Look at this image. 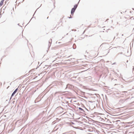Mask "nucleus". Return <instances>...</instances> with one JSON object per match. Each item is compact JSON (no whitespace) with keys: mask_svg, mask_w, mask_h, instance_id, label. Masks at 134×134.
I'll return each mask as SVG.
<instances>
[{"mask_svg":"<svg viewBox=\"0 0 134 134\" xmlns=\"http://www.w3.org/2000/svg\"><path fill=\"white\" fill-rule=\"evenodd\" d=\"M109 51H108V53H109Z\"/></svg>","mask_w":134,"mask_h":134,"instance_id":"nucleus-27","label":"nucleus"},{"mask_svg":"<svg viewBox=\"0 0 134 134\" xmlns=\"http://www.w3.org/2000/svg\"><path fill=\"white\" fill-rule=\"evenodd\" d=\"M115 38V37H114V39Z\"/></svg>","mask_w":134,"mask_h":134,"instance_id":"nucleus-28","label":"nucleus"},{"mask_svg":"<svg viewBox=\"0 0 134 134\" xmlns=\"http://www.w3.org/2000/svg\"><path fill=\"white\" fill-rule=\"evenodd\" d=\"M73 48L74 49H75V48H74L73 47Z\"/></svg>","mask_w":134,"mask_h":134,"instance_id":"nucleus-20","label":"nucleus"},{"mask_svg":"<svg viewBox=\"0 0 134 134\" xmlns=\"http://www.w3.org/2000/svg\"><path fill=\"white\" fill-rule=\"evenodd\" d=\"M86 80H87L88 81H90L92 79V77L91 76H89L86 78Z\"/></svg>","mask_w":134,"mask_h":134,"instance_id":"nucleus-5","label":"nucleus"},{"mask_svg":"<svg viewBox=\"0 0 134 134\" xmlns=\"http://www.w3.org/2000/svg\"><path fill=\"white\" fill-rule=\"evenodd\" d=\"M72 124H73V125H75V124L73 122H72Z\"/></svg>","mask_w":134,"mask_h":134,"instance_id":"nucleus-11","label":"nucleus"},{"mask_svg":"<svg viewBox=\"0 0 134 134\" xmlns=\"http://www.w3.org/2000/svg\"><path fill=\"white\" fill-rule=\"evenodd\" d=\"M52 42V40L51 39L49 41V44H48V48H49L51 46Z\"/></svg>","mask_w":134,"mask_h":134,"instance_id":"nucleus-3","label":"nucleus"},{"mask_svg":"<svg viewBox=\"0 0 134 134\" xmlns=\"http://www.w3.org/2000/svg\"><path fill=\"white\" fill-rule=\"evenodd\" d=\"M126 100V99H121L120 100L119 102L120 103H123L125 102V101Z\"/></svg>","mask_w":134,"mask_h":134,"instance_id":"nucleus-4","label":"nucleus"},{"mask_svg":"<svg viewBox=\"0 0 134 134\" xmlns=\"http://www.w3.org/2000/svg\"><path fill=\"white\" fill-rule=\"evenodd\" d=\"M108 20V19H107V20H106V21H107V20Z\"/></svg>","mask_w":134,"mask_h":134,"instance_id":"nucleus-21","label":"nucleus"},{"mask_svg":"<svg viewBox=\"0 0 134 134\" xmlns=\"http://www.w3.org/2000/svg\"><path fill=\"white\" fill-rule=\"evenodd\" d=\"M133 69H132V70H134V67H133Z\"/></svg>","mask_w":134,"mask_h":134,"instance_id":"nucleus-14","label":"nucleus"},{"mask_svg":"<svg viewBox=\"0 0 134 134\" xmlns=\"http://www.w3.org/2000/svg\"><path fill=\"white\" fill-rule=\"evenodd\" d=\"M79 110L82 111L84 112H85V111H84V110H83L82 108L80 107L79 108Z\"/></svg>","mask_w":134,"mask_h":134,"instance_id":"nucleus-7","label":"nucleus"},{"mask_svg":"<svg viewBox=\"0 0 134 134\" xmlns=\"http://www.w3.org/2000/svg\"><path fill=\"white\" fill-rule=\"evenodd\" d=\"M74 59V58H71V60H72V59Z\"/></svg>","mask_w":134,"mask_h":134,"instance_id":"nucleus-18","label":"nucleus"},{"mask_svg":"<svg viewBox=\"0 0 134 134\" xmlns=\"http://www.w3.org/2000/svg\"><path fill=\"white\" fill-rule=\"evenodd\" d=\"M68 34H66V35H68Z\"/></svg>","mask_w":134,"mask_h":134,"instance_id":"nucleus-26","label":"nucleus"},{"mask_svg":"<svg viewBox=\"0 0 134 134\" xmlns=\"http://www.w3.org/2000/svg\"><path fill=\"white\" fill-rule=\"evenodd\" d=\"M125 64H126V67L127 68V64L126 63H125Z\"/></svg>","mask_w":134,"mask_h":134,"instance_id":"nucleus-15","label":"nucleus"},{"mask_svg":"<svg viewBox=\"0 0 134 134\" xmlns=\"http://www.w3.org/2000/svg\"><path fill=\"white\" fill-rule=\"evenodd\" d=\"M75 45V44H74L73 45Z\"/></svg>","mask_w":134,"mask_h":134,"instance_id":"nucleus-31","label":"nucleus"},{"mask_svg":"<svg viewBox=\"0 0 134 134\" xmlns=\"http://www.w3.org/2000/svg\"><path fill=\"white\" fill-rule=\"evenodd\" d=\"M126 92L124 91V92Z\"/></svg>","mask_w":134,"mask_h":134,"instance_id":"nucleus-30","label":"nucleus"},{"mask_svg":"<svg viewBox=\"0 0 134 134\" xmlns=\"http://www.w3.org/2000/svg\"><path fill=\"white\" fill-rule=\"evenodd\" d=\"M42 63H41V64L39 65V66H40V65H41V64H42Z\"/></svg>","mask_w":134,"mask_h":134,"instance_id":"nucleus-24","label":"nucleus"},{"mask_svg":"<svg viewBox=\"0 0 134 134\" xmlns=\"http://www.w3.org/2000/svg\"><path fill=\"white\" fill-rule=\"evenodd\" d=\"M85 109H86V110H87V111H88V110H87V109L86 108H85Z\"/></svg>","mask_w":134,"mask_h":134,"instance_id":"nucleus-19","label":"nucleus"},{"mask_svg":"<svg viewBox=\"0 0 134 134\" xmlns=\"http://www.w3.org/2000/svg\"><path fill=\"white\" fill-rule=\"evenodd\" d=\"M71 30L72 31H76V29H72Z\"/></svg>","mask_w":134,"mask_h":134,"instance_id":"nucleus-10","label":"nucleus"},{"mask_svg":"<svg viewBox=\"0 0 134 134\" xmlns=\"http://www.w3.org/2000/svg\"><path fill=\"white\" fill-rule=\"evenodd\" d=\"M69 85H67L66 86V87L65 88V89H66L68 87H69Z\"/></svg>","mask_w":134,"mask_h":134,"instance_id":"nucleus-9","label":"nucleus"},{"mask_svg":"<svg viewBox=\"0 0 134 134\" xmlns=\"http://www.w3.org/2000/svg\"><path fill=\"white\" fill-rule=\"evenodd\" d=\"M47 52H48V50H47Z\"/></svg>","mask_w":134,"mask_h":134,"instance_id":"nucleus-29","label":"nucleus"},{"mask_svg":"<svg viewBox=\"0 0 134 134\" xmlns=\"http://www.w3.org/2000/svg\"><path fill=\"white\" fill-rule=\"evenodd\" d=\"M134 77L133 78V79L131 81H130V80H129L128 81H126V83H128L129 82H131L132 81L134 80Z\"/></svg>","mask_w":134,"mask_h":134,"instance_id":"nucleus-8","label":"nucleus"},{"mask_svg":"<svg viewBox=\"0 0 134 134\" xmlns=\"http://www.w3.org/2000/svg\"><path fill=\"white\" fill-rule=\"evenodd\" d=\"M68 18H72V17H71V16H70V17H68Z\"/></svg>","mask_w":134,"mask_h":134,"instance_id":"nucleus-12","label":"nucleus"},{"mask_svg":"<svg viewBox=\"0 0 134 134\" xmlns=\"http://www.w3.org/2000/svg\"><path fill=\"white\" fill-rule=\"evenodd\" d=\"M4 1V0H2L1 1L0 3V7L3 5V2Z\"/></svg>","mask_w":134,"mask_h":134,"instance_id":"nucleus-6","label":"nucleus"},{"mask_svg":"<svg viewBox=\"0 0 134 134\" xmlns=\"http://www.w3.org/2000/svg\"><path fill=\"white\" fill-rule=\"evenodd\" d=\"M80 1H79L77 4H76L75 5L73 8H72L71 11V14L73 15V14L74 13L76 9L77 8L78 6V5L79 4V2Z\"/></svg>","mask_w":134,"mask_h":134,"instance_id":"nucleus-1","label":"nucleus"},{"mask_svg":"<svg viewBox=\"0 0 134 134\" xmlns=\"http://www.w3.org/2000/svg\"><path fill=\"white\" fill-rule=\"evenodd\" d=\"M18 90V88H16L13 92L12 94L11 97L10 98V100L11 99L12 97L16 93V92H17V90Z\"/></svg>","mask_w":134,"mask_h":134,"instance_id":"nucleus-2","label":"nucleus"},{"mask_svg":"<svg viewBox=\"0 0 134 134\" xmlns=\"http://www.w3.org/2000/svg\"><path fill=\"white\" fill-rule=\"evenodd\" d=\"M123 35H124L123 34H122V36H123Z\"/></svg>","mask_w":134,"mask_h":134,"instance_id":"nucleus-23","label":"nucleus"},{"mask_svg":"<svg viewBox=\"0 0 134 134\" xmlns=\"http://www.w3.org/2000/svg\"><path fill=\"white\" fill-rule=\"evenodd\" d=\"M118 34H117V36H118Z\"/></svg>","mask_w":134,"mask_h":134,"instance_id":"nucleus-22","label":"nucleus"},{"mask_svg":"<svg viewBox=\"0 0 134 134\" xmlns=\"http://www.w3.org/2000/svg\"><path fill=\"white\" fill-rule=\"evenodd\" d=\"M128 60H127V61H126V62L127 63L128 62Z\"/></svg>","mask_w":134,"mask_h":134,"instance_id":"nucleus-16","label":"nucleus"},{"mask_svg":"<svg viewBox=\"0 0 134 134\" xmlns=\"http://www.w3.org/2000/svg\"><path fill=\"white\" fill-rule=\"evenodd\" d=\"M132 88L133 89H134V86H133V87Z\"/></svg>","mask_w":134,"mask_h":134,"instance_id":"nucleus-13","label":"nucleus"},{"mask_svg":"<svg viewBox=\"0 0 134 134\" xmlns=\"http://www.w3.org/2000/svg\"><path fill=\"white\" fill-rule=\"evenodd\" d=\"M115 80H116V79H115Z\"/></svg>","mask_w":134,"mask_h":134,"instance_id":"nucleus-25","label":"nucleus"},{"mask_svg":"<svg viewBox=\"0 0 134 134\" xmlns=\"http://www.w3.org/2000/svg\"><path fill=\"white\" fill-rule=\"evenodd\" d=\"M18 25L20 26V25H19V24H18Z\"/></svg>","mask_w":134,"mask_h":134,"instance_id":"nucleus-17","label":"nucleus"},{"mask_svg":"<svg viewBox=\"0 0 134 134\" xmlns=\"http://www.w3.org/2000/svg\"><path fill=\"white\" fill-rule=\"evenodd\" d=\"M133 9V10H134V8Z\"/></svg>","mask_w":134,"mask_h":134,"instance_id":"nucleus-32","label":"nucleus"}]
</instances>
